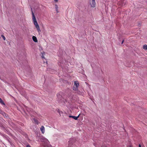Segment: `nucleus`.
Instances as JSON below:
<instances>
[{
	"instance_id": "1",
	"label": "nucleus",
	"mask_w": 147,
	"mask_h": 147,
	"mask_svg": "<svg viewBox=\"0 0 147 147\" xmlns=\"http://www.w3.org/2000/svg\"><path fill=\"white\" fill-rule=\"evenodd\" d=\"M32 19L33 20L34 24L35 25L36 28L38 32L39 33L41 31V30L40 29L39 26L36 21L34 14L32 11Z\"/></svg>"
},
{
	"instance_id": "2",
	"label": "nucleus",
	"mask_w": 147,
	"mask_h": 147,
	"mask_svg": "<svg viewBox=\"0 0 147 147\" xmlns=\"http://www.w3.org/2000/svg\"><path fill=\"white\" fill-rule=\"evenodd\" d=\"M79 86V84L78 82H75L73 86V90H76Z\"/></svg>"
},
{
	"instance_id": "3",
	"label": "nucleus",
	"mask_w": 147,
	"mask_h": 147,
	"mask_svg": "<svg viewBox=\"0 0 147 147\" xmlns=\"http://www.w3.org/2000/svg\"><path fill=\"white\" fill-rule=\"evenodd\" d=\"M90 3L92 7H94L95 6L96 3L95 0H90Z\"/></svg>"
},
{
	"instance_id": "4",
	"label": "nucleus",
	"mask_w": 147,
	"mask_h": 147,
	"mask_svg": "<svg viewBox=\"0 0 147 147\" xmlns=\"http://www.w3.org/2000/svg\"><path fill=\"white\" fill-rule=\"evenodd\" d=\"M79 115L78 116H77V117L74 116L69 115V117L70 118H72L75 120H77V119H78L79 117Z\"/></svg>"
},
{
	"instance_id": "5",
	"label": "nucleus",
	"mask_w": 147,
	"mask_h": 147,
	"mask_svg": "<svg viewBox=\"0 0 147 147\" xmlns=\"http://www.w3.org/2000/svg\"><path fill=\"white\" fill-rule=\"evenodd\" d=\"M40 130L41 131L42 134H43L45 133V128L43 126H42L40 128Z\"/></svg>"
},
{
	"instance_id": "6",
	"label": "nucleus",
	"mask_w": 147,
	"mask_h": 147,
	"mask_svg": "<svg viewBox=\"0 0 147 147\" xmlns=\"http://www.w3.org/2000/svg\"><path fill=\"white\" fill-rule=\"evenodd\" d=\"M32 121L33 122L35 123L36 124H38V120L35 118H33V119L32 120Z\"/></svg>"
},
{
	"instance_id": "7",
	"label": "nucleus",
	"mask_w": 147,
	"mask_h": 147,
	"mask_svg": "<svg viewBox=\"0 0 147 147\" xmlns=\"http://www.w3.org/2000/svg\"><path fill=\"white\" fill-rule=\"evenodd\" d=\"M32 38L33 40V41L34 42H37L38 40H37V38L36 36H33L32 37Z\"/></svg>"
},
{
	"instance_id": "8",
	"label": "nucleus",
	"mask_w": 147,
	"mask_h": 147,
	"mask_svg": "<svg viewBox=\"0 0 147 147\" xmlns=\"http://www.w3.org/2000/svg\"><path fill=\"white\" fill-rule=\"evenodd\" d=\"M55 8L56 9V11L57 13H58L59 12L58 9V5H56V4L55 5Z\"/></svg>"
},
{
	"instance_id": "9",
	"label": "nucleus",
	"mask_w": 147,
	"mask_h": 147,
	"mask_svg": "<svg viewBox=\"0 0 147 147\" xmlns=\"http://www.w3.org/2000/svg\"><path fill=\"white\" fill-rule=\"evenodd\" d=\"M57 97L58 98V100H59L60 99L61 100V98H62V97L59 94H58L57 95Z\"/></svg>"
},
{
	"instance_id": "10",
	"label": "nucleus",
	"mask_w": 147,
	"mask_h": 147,
	"mask_svg": "<svg viewBox=\"0 0 147 147\" xmlns=\"http://www.w3.org/2000/svg\"><path fill=\"white\" fill-rule=\"evenodd\" d=\"M0 103L2 105H5V104L2 100V99L0 98Z\"/></svg>"
},
{
	"instance_id": "11",
	"label": "nucleus",
	"mask_w": 147,
	"mask_h": 147,
	"mask_svg": "<svg viewBox=\"0 0 147 147\" xmlns=\"http://www.w3.org/2000/svg\"><path fill=\"white\" fill-rule=\"evenodd\" d=\"M143 49H144L146 50L147 49V45H144L143 46Z\"/></svg>"
},
{
	"instance_id": "12",
	"label": "nucleus",
	"mask_w": 147,
	"mask_h": 147,
	"mask_svg": "<svg viewBox=\"0 0 147 147\" xmlns=\"http://www.w3.org/2000/svg\"><path fill=\"white\" fill-rule=\"evenodd\" d=\"M41 140L42 141H46V140H47V139L45 138H41Z\"/></svg>"
},
{
	"instance_id": "13",
	"label": "nucleus",
	"mask_w": 147,
	"mask_h": 147,
	"mask_svg": "<svg viewBox=\"0 0 147 147\" xmlns=\"http://www.w3.org/2000/svg\"><path fill=\"white\" fill-rule=\"evenodd\" d=\"M1 36L3 38L4 40H5V38L3 35H1Z\"/></svg>"
},
{
	"instance_id": "14",
	"label": "nucleus",
	"mask_w": 147,
	"mask_h": 147,
	"mask_svg": "<svg viewBox=\"0 0 147 147\" xmlns=\"http://www.w3.org/2000/svg\"><path fill=\"white\" fill-rule=\"evenodd\" d=\"M3 113L2 111L0 110V113L3 114Z\"/></svg>"
},
{
	"instance_id": "15",
	"label": "nucleus",
	"mask_w": 147,
	"mask_h": 147,
	"mask_svg": "<svg viewBox=\"0 0 147 147\" xmlns=\"http://www.w3.org/2000/svg\"><path fill=\"white\" fill-rule=\"evenodd\" d=\"M26 147H31V146L28 145L26 146Z\"/></svg>"
},
{
	"instance_id": "16",
	"label": "nucleus",
	"mask_w": 147,
	"mask_h": 147,
	"mask_svg": "<svg viewBox=\"0 0 147 147\" xmlns=\"http://www.w3.org/2000/svg\"><path fill=\"white\" fill-rule=\"evenodd\" d=\"M54 1L56 2H57L58 1V0H54Z\"/></svg>"
},
{
	"instance_id": "17",
	"label": "nucleus",
	"mask_w": 147,
	"mask_h": 147,
	"mask_svg": "<svg viewBox=\"0 0 147 147\" xmlns=\"http://www.w3.org/2000/svg\"><path fill=\"white\" fill-rule=\"evenodd\" d=\"M42 58H45V57H44L43 56V55H42Z\"/></svg>"
},
{
	"instance_id": "18",
	"label": "nucleus",
	"mask_w": 147,
	"mask_h": 147,
	"mask_svg": "<svg viewBox=\"0 0 147 147\" xmlns=\"http://www.w3.org/2000/svg\"><path fill=\"white\" fill-rule=\"evenodd\" d=\"M28 109H29L28 108H27V111H28L29 112H30V111H29V110H28Z\"/></svg>"
},
{
	"instance_id": "19",
	"label": "nucleus",
	"mask_w": 147,
	"mask_h": 147,
	"mask_svg": "<svg viewBox=\"0 0 147 147\" xmlns=\"http://www.w3.org/2000/svg\"><path fill=\"white\" fill-rule=\"evenodd\" d=\"M139 147H141V146L140 144H139Z\"/></svg>"
},
{
	"instance_id": "20",
	"label": "nucleus",
	"mask_w": 147,
	"mask_h": 147,
	"mask_svg": "<svg viewBox=\"0 0 147 147\" xmlns=\"http://www.w3.org/2000/svg\"><path fill=\"white\" fill-rule=\"evenodd\" d=\"M123 42H124V40H123L121 42V44H122Z\"/></svg>"
}]
</instances>
